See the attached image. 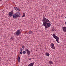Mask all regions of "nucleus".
Listing matches in <instances>:
<instances>
[{
  "instance_id": "obj_18",
  "label": "nucleus",
  "mask_w": 66,
  "mask_h": 66,
  "mask_svg": "<svg viewBox=\"0 0 66 66\" xmlns=\"http://www.w3.org/2000/svg\"><path fill=\"white\" fill-rule=\"evenodd\" d=\"M32 33V31H29V32H28V33H29V34H31V33Z\"/></svg>"
},
{
  "instance_id": "obj_6",
  "label": "nucleus",
  "mask_w": 66,
  "mask_h": 66,
  "mask_svg": "<svg viewBox=\"0 0 66 66\" xmlns=\"http://www.w3.org/2000/svg\"><path fill=\"white\" fill-rule=\"evenodd\" d=\"M50 46H52L51 48L52 49H55V47H54V44L52 43H51Z\"/></svg>"
},
{
  "instance_id": "obj_13",
  "label": "nucleus",
  "mask_w": 66,
  "mask_h": 66,
  "mask_svg": "<svg viewBox=\"0 0 66 66\" xmlns=\"http://www.w3.org/2000/svg\"><path fill=\"white\" fill-rule=\"evenodd\" d=\"M45 54L47 56H49L50 54H49V53H45Z\"/></svg>"
},
{
  "instance_id": "obj_22",
  "label": "nucleus",
  "mask_w": 66,
  "mask_h": 66,
  "mask_svg": "<svg viewBox=\"0 0 66 66\" xmlns=\"http://www.w3.org/2000/svg\"><path fill=\"white\" fill-rule=\"evenodd\" d=\"M23 50H22V49H21L20 50L21 51V50L22 51Z\"/></svg>"
},
{
  "instance_id": "obj_4",
  "label": "nucleus",
  "mask_w": 66,
  "mask_h": 66,
  "mask_svg": "<svg viewBox=\"0 0 66 66\" xmlns=\"http://www.w3.org/2000/svg\"><path fill=\"white\" fill-rule=\"evenodd\" d=\"M25 51L27 52V53L28 54V55H30L31 53L30 52L29 50L27 48H25Z\"/></svg>"
},
{
  "instance_id": "obj_12",
  "label": "nucleus",
  "mask_w": 66,
  "mask_h": 66,
  "mask_svg": "<svg viewBox=\"0 0 66 66\" xmlns=\"http://www.w3.org/2000/svg\"><path fill=\"white\" fill-rule=\"evenodd\" d=\"M20 57L18 56V62L19 63L20 62Z\"/></svg>"
},
{
  "instance_id": "obj_17",
  "label": "nucleus",
  "mask_w": 66,
  "mask_h": 66,
  "mask_svg": "<svg viewBox=\"0 0 66 66\" xmlns=\"http://www.w3.org/2000/svg\"><path fill=\"white\" fill-rule=\"evenodd\" d=\"M20 54H22V51L21 50L20 51Z\"/></svg>"
},
{
  "instance_id": "obj_5",
  "label": "nucleus",
  "mask_w": 66,
  "mask_h": 66,
  "mask_svg": "<svg viewBox=\"0 0 66 66\" xmlns=\"http://www.w3.org/2000/svg\"><path fill=\"white\" fill-rule=\"evenodd\" d=\"M15 14L16 15L17 17H20V16L21 15L20 14V13L19 12H16Z\"/></svg>"
},
{
  "instance_id": "obj_15",
  "label": "nucleus",
  "mask_w": 66,
  "mask_h": 66,
  "mask_svg": "<svg viewBox=\"0 0 66 66\" xmlns=\"http://www.w3.org/2000/svg\"><path fill=\"white\" fill-rule=\"evenodd\" d=\"M22 53L23 54H25L26 53V51H23L22 52Z\"/></svg>"
},
{
  "instance_id": "obj_26",
  "label": "nucleus",
  "mask_w": 66,
  "mask_h": 66,
  "mask_svg": "<svg viewBox=\"0 0 66 66\" xmlns=\"http://www.w3.org/2000/svg\"><path fill=\"white\" fill-rule=\"evenodd\" d=\"M32 59H34V58H33Z\"/></svg>"
},
{
  "instance_id": "obj_10",
  "label": "nucleus",
  "mask_w": 66,
  "mask_h": 66,
  "mask_svg": "<svg viewBox=\"0 0 66 66\" xmlns=\"http://www.w3.org/2000/svg\"><path fill=\"white\" fill-rule=\"evenodd\" d=\"M34 62L30 63L29 65H28V66H33V65H34Z\"/></svg>"
},
{
  "instance_id": "obj_9",
  "label": "nucleus",
  "mask_w": 66,
  "mask_h": 66,
  "mask_svg": "<svg viewBox=\"0 0 66 66\" xmlns=\"http://www.w3.org/2000/svg\"><path fill=\"white\" fill-rule=\"evenodd\" d=\"M62 29L63 31L64 32H66V27H63L62 28Z\"/></svg>"
},
{
  "instance_id": "obj_16",
  "label": "nucleus",
  "mask_w": 66,
  "mask_h": 66,
  "mask_svg": "<svg viewBox=\"0 0 66 66\" xmlns=\"http://www.w3.org/2000/svg\"><path fill=\"white\" fill-rule=\"evenodd\" d=\"M22 49H24V45H22Z\"/></svg>"
},
{
  "instance_id": "obj_14",
  "label": "nucleus",
  "mask_w": 66,
  "mask_h": 66,
  "mask_svg": "<svg viewBox=\"0 0 66 66\" xmlns=\"http://www.w3.org/2000/svg\"><path fill=\"white\" fill-rule=\"evenodd\" d=\"M49 63L50 64V65H51V64H53V63L52 62L50 61L49 62Z\"/></svg>"
},
{
  "instance_id": "obj_21",
  "label": "nucleus",
  "mask_w": 66,
  "mask_h": 66,
  "mask_svg": "<svg viewBox=\"0 0 66 66\" xmlns=\"http://www.w3.org/2000/svg\"><path fill=\"white\" fill-rule=\"evenodd\" d=\"M10 39H12V40H13V37H11V38H10Z\"/></svg>"
},
{
  "instance_id": "obj_11",
  "label": "nucleus",
  "mask_w": 66,
  "mask_h": 66,
  "mask_svg": "<svg viewBox=\"0 0 66 66\" xmlns=\"http://www.w3.org/2000/svg\"><path fill=\"white\" fill-rule=\"evenodd\" d=\"M12 14H13V13L11 12H9V16L10 17H11V16H12Z\"/></svg>"
},
{
  "instance_id": "obj_20",
  "label": "nucleus",
  "mask_w": 66,
  "mask_h": 66,
  "mask_svg": "<svg viewBox=\"0 0 66 66\" xmlns=\"http://www.w3.org/2000/svg\"><path fill=\"white\" fill-rule=\"evenodd\" d=\"M23 16H22V17H24L25 16V13H23Z\"/></svg>"
},
{
  "instance_id": "obj_25",
  "label": "nucleus",
  "mask_w": 66,
  "mask_h": 66,
  "mask_svg": "<svg viewBox=\"0 0 66 66\" xmlns=\"http://www.w3.org/2000/svg\"><path fill=\"white\" fill-rule=\"evenodd\" d=\"M2 0H0V1H2Z\"/></svg>"
},
{
  "instance_id": "obj_7",
  "label": "nucleus",
  "mask_w": 66,
  "mask_h": 66,
  "mask_svg": "<svg viewBox=\"0 0 66 66\" xmlns=\"http://www.w3.org/2000/svg\"><path fill=\"white\" fill-rule=\"evenodd\" d=\"M14 9L16 11H17L18 12H19V11H20V10L17 7H14Z\"/></svg>"
},
{
  "instance_id": "obj_3",
  "label": "nucleus",
  "mask_w": 66,
  "mask_h": 66,
  "mask_svg": "<svg viewBox=\"0 0 66 66\" xmlns=\"http://www.w3.org/2000/svg\"><path fill=\"white\" fill-rule=\"evenodd\" d=\"M20 31L18 30L15 33L16 34V35H17V36H19L20 35Z\"/></svg>"
},
{
  "instance_id": "obj_23",
  "label": "nucleus",
  "mask_w": 66,
  "mask_h": 66,
  "mask_svg": "<svg viewBox=\"0 0 66 66\" xmlns=\"http://www.w3.org/2000/svg\"><path fill=\"white\" fill-rule=\"evenodd\" d=\"M31 59H31V58H30V59H29V60H31Z\"/></svg>"
},
{
  "instance_id": "obj_2",
  "label": "nucleus",
  "mask_w": 66,
  "mask_h": 66,
  "mask_svg": "<svg viewBox=\"0 0 66 66\" xmlns=\"http://www.w3.org/2000/svg\"><path fill=\"white\" fill-rule=\"evenodd\" d=\"M53 37H54V38L55 39H56V40L57 43H59V42H58L59 39V38L55 36V34H53Z\"/></svg>"
},
{
  "instance_id": "obj_24",
  "label": "nucleus",
  "mask_w": 66,
  "mask_h": 66,
  "mask_svg": "<svg viewBox=\"0 0 66 66\" xmlns=\"http://www.w3.org/2000/svg\"><path fill=\"white\" fill-rule=\"evenodd\" d=\"M65 24H66V21L65 22Z\"/></svg>"
},
{
  "instance_id": "obj_1",
  "label": "nucleus",
  "mask_w": 66,
  "mask_h": 66,
  "mask_svg": "<svg viewBox=\"0 0 66 66\" xmlns=\"http://www.w3.org/2000/svg\"><path fill=\"white\" fill-rule=\"evenodd\" d=\"M43 25L45 27V29L49 28V27L51 26V24L50 23V21L45 17L43 18Z\"/></svg>"
},
{
  "instance_id": "obj_19",
  "label": "nucleus",
  "mask_w": 66,
  "mask_h": 66,
  "mask_svg": "<svg viewBox=\"0 0 66 66\" xmlns=\"http://www.w3.org/2000/svg\"><path fill=\"white\" fill-rule=\"evenodd\" d=\"M54 30L55 31V29H54V27L52 29V30L53 31H54Z\"/></svg>"
},
{
  "instance_id": "obj_8",
  "label": "nucleus",
  "mask_w": 66,
  "mask_h": 66,
  "mask_svg": "<svg viewBox=\"0 0 66 66\" xmlns=\"http://www.w3.org/2000/svg\"><path fill=\"white\" fill-rule=\"evenodd\" d=\"M13 17L14 18H16L17 17V15L15 14H14L13 15Z\"/></svg>"
}]
</instances>
